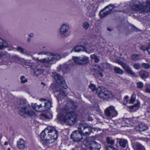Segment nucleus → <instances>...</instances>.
<instances>
[{
  "mask_svg": "<svg viewBox=\"0 0 150 150\" xmlns=\"http://www.w3.org/2000/svg\"><path fill=\"white\" fill-rule=\"evenodd\" d=\"M19 114L21 116L32 117L35 114V111L41 112L44 110L41 104L39 105L36 103L30 105L26 100L21 99L17 104Z\"/></svg>",
  "mask_w": 150,
  "mask_h": 150,
  "instance_id": "f257e3e1",
  "label": "nucleus"
},
{
  "mask_svg": "<svg viewBox=\"0 0 150 150\" xmlns=\"http://www.w3.org/2000/svg\"><path fill=\"white\" fill-rule=\"evenodd\" d=\"M75 108L73 101H69L65 105L63 113L57 115V118L61 121L69 125L73 124L76 121L77 114L74 112Z\"/></svg>",
  "mask_w": 150,
  "mask_h": 150,
  "instance_id": "f03ea898",
  "label": "nucleus"
},
{
  "mask_svg": "<svg viewBox=\"0 0 150 150\" xmlns=\"http://www.w3.org/2000/svg\"><path fill=\"white\" fill-rule=\"evenodd\" d=\"M57 132L55 128L48 127L40 134V142L47 145L54 143L58 137Z\"/></svg>",
  "mask_w": 150,
  "mask_h": 150,
  "instance_id": "7ed1b4c3",
  "label": "nucleus"
},
{
  "mask_svg": "<svg viewBox=\"0 0 150 150\" xmlns=\"http://www.w3.org/2000/svg\"><path fill=\"white\" fill-rule=\"evenodd\" d=\"M38 55H46L48 57L47 58L38 59L39 62L44 63L46 67H49L52 64L55 63L56 62L61 58L60 54L49 52H48L42 51L39 53Z\"/></svg>",
  "mask_w": 150,
  "mask_h": 150,
  "instance_id": "20e7f679",
  "label": "nucleus"
},
{
  "mask_svg": "<svg viewBox=\"0 0 150 150\" xmlns=\"http://www.w3.org/2000/svg\"><path fill=\"white\" fill-rule=\"evenodd\" d=\"M98 95L100 98L105 101L112 100L115 98V96L112 92L104 88L100 89L98 93Z\"/></svg>",
  "mask_w": 150,
  "mask_h": 150,
  "instance_id": "39448f33",
  "label": "nucleus"
},
{
  "mask_svg": "<svg viewBox=\"0 0 150 150\" xmlns=\"http://www.w3.org/2000/svg\"><path fill=\"white\" fill-rule=\"evenodd\" d=\"M129 6L132 10L135 11H140L145 12L150 11V7H148V6H147L146 4L145 6L142 4H138L135 3L131 2Z\"/></svg>",
  "mask_w": 150,
  "mask_h": 150,
  "instance_id": "423d86ee",
  "label": "nucleus"
},
{
  "mask_svg": "<svg viewBox=\"0 0 150 150\" xmlns=\"http://www.w3.org/2000/svg\"><path fill=\"white\" fill-rule=\"evenodd\" d=\"M53 86H54V84H52L51 87L52 89L54 92L56 93L55 96L58 100H60L62 96H66L67 95V93L65 90H63L59 86H55L54 88Z\"/></svg>",
  "mask_w": 150,
  "mask_h": 150,
  "instance_id": "0eeeda50",
  "label": "nucleus"
},
{
  "mask_svg": "<svg viewBox=\"0 0 150 150\" xmlns=\"http://www.w3.org/2000/svg\"><path fill=\"white\" fill-rule=\"evenodd\" d=\"M114 8V6L112 4H110L106 7L103 10H101L99 13L100 17L103 18L109 14L112 10Z\"/></svg>",
  "mask_w": 150,
  "mask_h": 150,
  "instance_id": "6e6552de",
  "label": "nucleus"
},
{
  "mask_svg": "<svg viewBox=\"0 0 150 150\" xmlns=\"http://www.w3.org/2000/svg\"><path fill=\"white\" fill-rule=\"evenodd\" d=\"M105 113L106 115L110 118L115 117L118 115L117 111L113 106L107 108L105 111Z\"/></svg>",
  "mask_w": 150,
  "mask_h": 150,
  "instance_id": "1a4fd4ad",
  "label": "nucleus"
},
{
  "mask_svg": "<svg viewBox=\"0 0 150 150\" xmlns=\"http://www.w3.org/2000/svg\"><path fill=\"white\" fill-rule=\"evenodd\" d=\"M53 77L57 83H60L61 86L64 89H66L67 86L62 77L59 74L56 72L53 73Z\"/></svg>",
  "mask_w": 150,
  "mask_h": 150,
  "instance_id": "9d476101",
  "label": "nucleus"
},
{
  "mask_svg": "<svg viewBox=\"0 0 150 150\" xmlns=\"http://www.w3.org/2000/svg\"><path fill=\"white\" fill-rule=\"evenodd\" d=\"M69 29V24L64 23L62 24L59 28V33L60 35L64 36H68L67 34Z\"/></svg>",
  "mask_w": 150,
  "mask_h": 150,
  "instance_id": "9b49d317",
  "label": "nucleus"
},
{
  "mask_svg": "<svg viewBox=\"0 0 150 150\" xmlns=\"http://www.w3.org/2000/svg\"><path fill=\"white\" fill-rule=\"evenodd\" d=\"M82 136L78 130H75L71 134V138L74 142H79L81 141Z\"/></svg>",
  "mask_w": 150,
  "mask_h": 150,
  "instance_id": "f8f14e48",
  "label": "nucleus"
},
{
  "mask_svg": "<svg viewBox=\"0 0 150 150\" xmlns=\"http://www.w3.org/2000/svg\"><path fill=\"white\" fill-rule=\"evenodd\" d=\"M118 64L122 67L125 70L127 73L134 77L136 76L135 73L132 70L128 65L126 63H124L122 61H119L118 62Z\"/></svg>",
  "mask_w": 150,
  "mask_h": 150,
  "instance_id": "ddd939ff",
  "label": "nucleus"
},
{
  "mask_svg": "<svg viewBox=\"0 0 150 150\" xmlns=\"http://www.w3.org/2000/svg\"><path fill=\"white\" fill-rule=\"evenodd\" d=\"M101 148L100 144L94 141H91L89 144L87 150H99Z\"/></svg>",
  "mask_w": 150,
  "mask_h": 150,
  "instance_id": "4468645a",
  "label": "nucleus"
},
{
  "mask_svg": "<svg viewBox=\"0 0 150 150\" xmlns=\"http://www.w3.org/2000/svg\"><path fill=\"white\" fill-rule=\"evenodd\" d=\"M148 129V127L146 125L142 123H140L136 127L135 129L137 132L139 131L141 132L144 131L147 129Z\"/></svg>",
  "mask_w": 150,
  "mask_h": 150,
  "instance_id": "2eb2a0df",
  "label": "nucleus"
},
{
  "mask_svg": "<svg viewBox=\"0 0 150 150\" xmlns=\"http://www.w3.org/2000/svg\"><path fill=\"white\" fill-rule=\"evenodd\" d=\"M44 72V69L42 66L38 65L36 67L34 71V73L35 75L39 76L42 74Z\"/></svg>",
  "mask_w": 150,
  "mask_h": 150,
  "instance_id": "dca6fc26",
  "label": "nucleus"
},
{
  "mask_svg": "<svg viewBox=\"0 0 150 150\" xmlns=\"http://www.w3.org/2000/svg\"><path fill=\"white\" fill-rule=\"evenodd\" d=\"M25 142L22 139H20L17 142V147L20 149H23L25 147Z\"/></svg>",
  "mask_w": 150,
  "mask_h": 150,
  "instance_id": "f3484780",
  "label": "nucleus"
},
{
  "mask_svg": "<svg viewBox=\"0 0 150 150\" xmlns=\"http://www.w3.org/2000/svg\"><path fill=\"white\" fill-rule=\"evenodd\" d=\"M57 70L59 72L62 71L63 73H66L69 71L70 69L67 66L62 65L58 67Z\"/></svg>",
  "mask_w": 150,
  "mask_h": 150,
  "instance_id": "a211bd4d",
  "label": "nucleus"
},
{
  "mask_svg": "<svg viewBox=\"0 0 150 150\" xmlns=\"http://www.w3.org/2000/svg\"><path fill=\"white\" fill-rule=\"evenodd\" d=\"M87 125L84 123H80L78 127V131L79 133L81 134L82 132H84L83 130H85L88 129V128H87Z\"/></svg>",
  "mask_w": 150,
  "mask_h": 150,
  "instance_id": "6ab92c4d",
  "label": "nucleus"
},
{
  "mask_svg": "<svg viewBox=\"0 0 150 150\" xmlns=\"http://www.w3.org/2000/svg\"><path fill=\"white\" fill-rule=\"evenodd\" d=\"M0 50H2L4 47H8L10 46L8 42L0 38Z\"/></svg>",
  "mask_w": 150,
  "mask_h": 150,
  "instance_id": "aec40b11",
  "label": "nucleus"
},
{
  "mask_svg": "<svg viewBox=\"0 0 150 150\" xmlns=\"http://www.w3.org/2000/svg\"><path fill=\"white\" fill-rule=\"evenodd\" d=\"M85 47L83 46H78L73 48L71 51V52H79L81 51L84 52Z\"/></svg>",
  "mask_w": 150,
  "mask_h": 150,
  "instance_id": "412c9836",
  "label": "nucleus"
},
{
  "mask_svg": "<svg viewBox=\"0 0 150 150\" xmlns=\"http://www.w3.org/2000/svg\"><path fill=\"white\" fill-rule=\"evenodd\" d=\"M118 142L120 146L123 148L126 147L128 145L127 141L125 139H119Z\"/></svg>",
  "mask_w": 150,
  "mask_h": 150,
  "instance_id": "4be33fe9",
  "label": "nucleus"
},
{
  "mask_svg": "<svg viewBox=\"0 0 150 150\" xmlns=\"http://www.w3.org/2000/svg\"><path fill=\"white\" fill-rule=\"evenodd\" d=\"M87 128L88 129L83 130L84 132H82L81 134L82 136H87L90 135L91 132V128L87 125Z\"/></svg>",
  "mask_w": 150,
  "mask_h": 150,
  "instance_id": "5701e85b",
  "label": "nucleus"
},
{
  "mask_svg": "<svg viewBox=\"0 0 150 150\" xmlns=\"http://www.w3.org/2000/svg\"><path fill=\"white\" fill-rule=\"evenodd\" d=\"M72 60L76 64L78 65H81V57L73 56L72 59L70 60L69 61V62L70 63L72 61Z\"/></svg>",
  "mask_w": 150,
  "mask_h": 150,
  "instance_id": "b1692460",
  "label": "nucleus"
},
{
  "mask_svg": "<svg viewBox=\"0 0 150 150\" xmlns=\"http://www.w3.org/2000/svg\"><path fill=\"white\" fill-rule=\"evenodd\" d=\"M139 75L142 79H145L149 76V74L148 72L145 71H142L139 72Z\"/></svg>",
  "mask_w": 150,
  "mask_h": 150,
  "instance_id": "393cba45",
  "label": "nucleus"
},
{
  "mask_svg": "<svg viewBox=\"0 0 150 150\" xmlns=\"http://www.w3.org/2000/svg\"><path fill=\"white\" fill-rule=\"evenodd\" d=\"M89 58L87 56H84L83 57H81V65L85 64L88 63Z\"/></svg>",
  "mask_w": 150,
  "mask_h": 150,
  "instance_id": "a878e982",
  "label": "nucleus"
},
{
  "mask_svg": "<svg viewBox=\"0 0 150 150\" xmlns=\"http://www.w3.org/2000/svg\"><path fill=\"white\" fill-rule=\"evenodd\" d=\"M134 150H146L144 146L139 143H137L134 146Z\"/></svg>",
  "mask_w": 150,
  "mask_h": 150,
  "instance_id": "bb28decb",
  "label": "nucleus"
},
{
  "mask_svg": "<svg viewBox=\"0 0 150 150\" xmlns=\"http://www.w3.org/2000/svg\"><path fill=\"white\" fill-rule=\"evenodd\" d=\"M88 87L89 88L91 89L92 91H96L97 94L99 92L98 91V89H97L95 85L93 84V83H91L89 86Z\"/></svg>",
  "mask_w": 150,
  "mask_h": 150,
  "instance_id": "cd10ccee",
  "label": "nucleus"
},
{
  "mask_svg": "<svg viewBox=\"0 0 150 150\" xmlns=\"http://www.w3.org/2000/svg\"><path fill=\"white\" fill-rule=\"evenodd\" d=\"M44 103L45 104L44 107L46 109H48L50 108L51 105V102L50 101L45 100Z\"/></svg>",
  "mask_w": 150,
  "mask_h": 150,
  "instance_id": "c85d7f7f",
  "label": "nucleus"
},
{
  "mask_svg": "<svg viewBox=\"0 0 150 150\" xmlns=\"http://www.w3.org/2000/svg\"><path fill=\"white\" fill-rule=\"evenodd\" d=\"M90 58L92 59H94V62L96 63H98L100 61L99 58L95 54L91 55Z\"/></svg>",
  "mask_w": 150,
  "mask_h": 150,
  "instance_id": "c756f323",
  "label": "nucleus"
},
{
  "mask_svg": "<svg viewBox=\"0 0 150 150\" xmlns=\"http://www.w3.org/2000/svg\"><path fill=\"white\" fill-rule=\"evenodd\" d=\"M114 70L115 72L119 74H122L123 73V71L119 67H114Z\"/></svg>",
  "mask_w": 150,
  "mask_h": 150,
  "instance_id": "7c9ffc66",
  "label": "nucleus"
},
{
  "mask_svg": "<svg viewBox=\"0 0 150 150\" xmlns=\"http://www.w3.org/2000/svg\"><path fill=\"white\" fill-rule=\"evenodd\" d=\"M94 71L98 73L103 71V69L102 68L98 65H96L95 66V67L94 68Z\"/></svg>",
  "mask_w": 150,
  "mask_h": 150,
  "instance_id": "2f4dec72",
  "label": "nucleus"
},
{
  "mask_svg": "<svg viewBox=\"0 0 150 150\" xmlns=\"http://www.w3.org/2000/svg\"><path fill=\"white\" fill-rule=\"evenodd\" d=\"M136 95L135 93L134 92L132 94L131 98L129 100V103L132 104H133L136 100Z\"/></svg>",
  "mask_w": 150,
  "mask_h": 150,
  "instance_id": "473e14b6",
  "label": "nucleus"
},
{
  "mask_svg": "<svg viewBox=\"0 0 150 150\" xmlns=\"http://www.w3.org/2000/svg\"><path fill=\"white\" fill-rule=\"evenodd\" d=\"M18 57L17 56H14L11 57L9 59L11 63H13L18 61Z\"/></svg>",
  "mask_w": 150,
  "mask_h": 150,
  "instance_id": "72a5a7b5",
  "label": "nucleus"
},
{
  "mask_svg": "<svg viewBox=\"0 0 150 150\" xmlns=\"http://www.w3.org/2000/svg\"><path fill=\"white\" fill-rule=\"evenodd\" d=\"M107 142L109 144L113 145L114 143V141L111 138L108 137L107 138Z\"/></svg>",
  "mask_w": 150,
  "mask_h": 150,
  "instance_id": "f704fd0d",
  "label": "nucleus"
},
{
  "mask_svg": "<svg viewBox=\"0 0 150 150\" xmlns=\"http://www.w3.org/2000/svg\"><path fill=\"white\" fill-rule=\"evenodd\" d=\"M94 51V49L91 47L88 48V49H87L85 47V49L84 50V52L88 53H90L93 52Z\"/></svg>",
  "mask_w": 150,
  "mask_h": 150,
  "instance_id": "c9c22d12",
  "label": "nucleus"
},
{
  "mask_svg": "<svg viewBox=\"0 0 150 150\" xmlns=\"http://www.w3.org/2000/svg\"><path fill=\"white\" fill-rule=\"evenodd\" d=\"M89 24L87 22H84L83 23L82 27L84 30H87L89 27Z\"/></svg>",
  "mask_w": 150,
  "mask_h": 150,
  "instance_id": "e433bc0d",
  "label": "nucleus"
},
{
  "mask_svg": "<svg viewBox=\"0 0 150 150\" xmlns=\"http://www.w3.org/2000/svg\"><path fill=\"white\" fill-rule=\"evenodd\" d=\"M41 118L42 119H49L50 117L44 113H42L40 115Z\"/></svg>",
  "mask_w": 150,
  "mask_h": 150,
  "instance_id": "4c0bfd02",
  "label": "nucleus"
},
{
  "mask_svg": "<svg viewBox=\"0 0 150 150\" xmlns=\"http://www.w3.org/2000/svg\"><path fill=\"white\" fill-rule=\"evenodd\" d=\"M20 79L21 80V83H24L27 82L28 81V79L25 78V77L24 76H22L20 77Z\"/></svg>",
  "mask_w": 150,
  "mask_h": 150,
  "instance_id": "58836bf2",
  "label": "nucleus"
},
{
  "mask_svg": "<svg viewBox=\"0 0 150 150\" xmlns=\"http://www.w3.org/2000/svg\"><path fill=\"white\" fill-rule=\"evenodd\" d=\"M17 50L23 54L25 53L24 50L23 48L21 47H17Z\"/></svg>",
  "mask_w": 150,
  "mask_h": 150,
  "instance_id": "ea45409f",
  "label": "nucleus"
},
{
  "mask_svg": "<svg viewBox=\"0 0 150 150\" xmlns=\"http://www.w3.org/2000/svg\"><path fill=\"white\" fill-rule=\"evenodd\" d=\"M101 65L105 69L108 68L110 66V65L109 64L106 63H103Z\"/></svg>",
  "mask_w": 150,
  "mask_h": 150,
  "instance_id": "a19ab883",
  "label": "nucleus"
},
{
  "mask_svg": "<svg viewBox=\"0 0 150 150\" xmlns=\"http://www.w3.org/2000/svg\"><path fill=\"white\" fill-rule=\"evenodd\" d=\"M131 58L133 60H137L139 59L140 57L139 55L134 54L131 57Z\"/></svg>",
  "mask_w": 150,
  "mask_h": 150,
  "instance_id": "79ce46f5",
  "label": "nucleus"
},
{
  "mask_svg": "<svg viewBox=\"0 0 150 150\" xmlns=\"http://www.w3.org/2000/svg\"><path fill=\"white\" fill-rule=\"evenodd\" d=\"M142 65L145 69H149L150 68V65L148 63H143Z\"/></svg>",
  "mask_w": 150,
  "mask_h": 150,
  "instance_id": "37998d69",
  "label": "nucleus"
},
{
  "mask_svg": "<svg viewBox=\"0 0 150 150\" xmlns=\"http://www.w3.org/2000/svg\"><path fill=\"white\" fill-rule=\"evenodd\" d=\"M106 150H117L112 146H107L106 147Z\"/></svg>",
  "mask_w": 150,
  "mask_h": 150,
  "instance_id": "c03bdc74",
  "label": "nucleus"
},
{
  "mask_svg": "<svg viewBox=\"0 0 150 150\" xmlns=\"http://www.w3.org/2000/svg\"><path fill=\"white\" fill-rule=\"evenodd\" d=\"M137 87L139 88H141L144 86V84L143 83L141 82H138L137 84Z\"/></svg>",
  "mask_w": 150,
  "mask_h": 150,
  "instance_id": "a18cd8bd",
  "label": "nucleus"
},
{
  "mask_svg": "<svg viewBox=\"0 0 150 150\" xmlns=\"http://www.w3.org/2000/svg\"><path fill=\"white\" fill-rule=\"evenodd\" d=\"M134 68L137 69H139L141 68V66L139 64L136 63L133 65Z\"/></svg>",
  "mask_w": 150,
  "mask_h": 150,
  "instance_id": "49530a36",
  "label": "nucleus"
},
{
  "mask_svg": "<svg viewBox=\"0 0 150 150\" xmlns=\"http://www.w3.org/2000/svg\"><path fill=\"white\" fill-rule=\"evenodd\" d=\"M8 54H7L6 52H5L2 54V57L4 59L7 58L9 57Z\"/></svg>",
  "mask_w": 150,
  "mask_h": 150,
  "instance_id": "de8ad7c7",
  "label": "nucleus"
},
{
  "mask_svg": "<svg viewBox=\"0 0 150 150\" xmlns=\"http://www.w3.org/2000/svg\"><path fill=\"white\" fill-rule=\"evenodd\" d=\"M129 97L128 96H126L124 98L123 103L124 105L128 101Z\"/></svg>",
  "mask_w": 150,
  "mask_h": 150,
  "instance_id": "09e8293b",
  "label": "nucleus"
},
{
  "mask_svg": "<svg viewBox=\"0 0 150 150\" xmlns=\"http://www.w3.org/2000/svg\"><path fill=\"white\" fill-rule=\"evenodd\" d=\"M139 105V103L138 102L137 103L135 104L133 106H132L130 107L129 108L131 109L133 108L134 107H138Z\"/></svg>",
  "mask_w": 150,
  "mask_h": 150,
  "instance_id": "8fccbe9b",
  "label": "nucleus"
},
{
  "mask_svg": "<svg viewBox=\"0 0 150 150\" xmlns=\"http://www.w3.org/2000/svg\"><path fill=\"white\" fill-rule=\"evenodd\" d=\"M131 120H132L131 119L127 118L125 119L123 121H125V123L126 124H128L130 123V121H131Z\"/></svg>",
  "mask_w": 150,
  "mask_h": 150,
  "instance_id": "3c124183",
  "label": "nucleus"
},
{
  "mask_svg": "<svg viewBox=\"0 0 150 150\" xmlns=\"http://www.w3.org/2000/svg\"><path fill=\"white\" fill-rule=\"evenodd\" d=\"M34 34L33 33H29L28 35V37L31 38H33L34 37Z\"/></svg>",
  "mask_w": 150,
  "mask_h": 150,
  "instance_id": "603ef678",
  "label": "nucleus"
},
{
  "mask_svg": "<svg viewBox=\"0 0 150 150\" xmlns=\"http://www.w3.org/2000/svg\"><path fill=\"white\" fill-rule=\"evenodd\" d=\"M147 51L148 54L150 55V42L149 44L147 46Z\"/></svg>",
  "mask_w": 150,
  "mask_h": 150,
  "instance_id": "864d4df0",
  "label": "nucleus"
},
{
  "mask_svg": "<svg viewBox=\"0 0 150 150\" xmlns=\"http://www.w3.org/2000/svg\"><path fill=\"white\" fill-rule=\"evenodd\" d=\"M140 49L143 51H145L146 50L147 51V47L142 46L141 47Z\"/></svg>",
  "mask_w": 150,
  "mask_h": 150,
  "instance_id": "5fc2aeb1",
  "label": "nucleus"
},
{
  "mask_svg": "<svg viewBox=\"0 0 150 150\" xmlns=\"http://www.w3.org/2000/svg\"><path fill=\"white\" fill-rule=\"evenodd\" d=\"M145 92L150 93V88H146L145 90Z\"/></svg>",
  "mask_w": 150,
  "mask_h": 150,
  "instance_id": "6e6d98bb",
  "label": "nucleus"
},
{
  "mask_svg": "<svg viewBox=\"0 0 150 150\" xmlns=\"http://www.w3.org/2000/svg\"><path fill=\"white\" fill-rule=\"evenodd\" d=\"M98 73V76H99L100 77H102L103 76V75L102 72H99Z\"/></svg>",
  "mask_w": 150,
  "mask_h": 150,
  "instance_id": "4d7b16f0",
  "label": "nucleus"
},
{
  "mask_svg": "<svg viewBox=\"0 0 150 150\" xmlns=\"http://www.w3.org/2000/svg\"><path fill=\"white\" fill-rule=\"evenodd\" d=\"M88 120L91 121L93 120V119L90 116H89L88 117Z\"/></svg>",
  "mask_w": 150,
  "mask_h": 150,
  "instance_id": "13d9d810",
  "label": "nucleus"
},
{
  "mask_svg": "<svg viewBox=\"0 0 150 150\" xmlns=\"http://www.w3.org/2000/svg\"><path fill=\"white\" fill-rule=\"evenodd\" d=\"M147 112H150V106L147 107Z\"/></svg>",
  "mask_w": 150,
  "mask_h": 150,
  "instance_id": "bf43d9fd",
  "label": "nucleus"
},
{
  "mask_svg": "<svg viewBox=\"0 0 150 150\" xmlns=\"http://www.w3.org/2000/svg\"><path fill=\"white\" fill-rule=\"evenodd\" d=\"M31 40L30 39V38L28 37V38H27V42H30L31 41Z\"/></svg>",
  "mask_w": 150,
  "mask_h": 150,
  "instance_id": "052dcab7",
  "label": "nucleus"
},
{
  "mask_svg": "<svg viewBox=\"0 0 150 150\" xmlns=\"http://www.w3.org/2000/svg\"><path fill=\"white\" fill-rule=\"evenodd\" d=\"M146 6H148V7H150V2L147 3L146 2Z\"/></svg>",
  "mask_w": 150,
  "mask_h": 150,
  "instance_id": "680f3d73",
  "label": "nucleus"
},
{
  "mask_svg": "<svg viewBox=\"0 0 150 150\" xmlns=\"http://www.w3.org/2000/svg\"><path fill=\"white\" fill-rule=\"evenodd\" d=\"M41 84L42 85H43V86H45V83H44L43 82H42L41 83Z\"/></svg>",
  "mask_w": 150,
  "mask_h": 150,
  "instance_id": "e2e57ef3",
  "label": "nucleus"
},
{
  "mask_svg": "<svg viewBox=\"0 0 150 150\" xmlns=\"http://www.w3.org/2000/svg\"><path fill=\"white\" fill-rule=\"evenodd\" d=\"M45 100L44 99V98H41L40 99V100L44 101V102H45Z\"/></svg>",
  "mask_w": 150,
  "mask_h": 150,
  "instance_id": "0e129e2a",
  "label": "nucleus"
},
{
  "mask_svg": "<svg viewBox=\"0 0 150 150\" xmlns=\"http://www.w3.org/2000/svg\"><path fill=\"white\" fill-rule=\"evenodd\" d=\"M8 144V142H5L4 144V145H7Z\"/></svg>",
  "mask_w": 150,
  "mask_h": 150,
  "instance_id": "69168bd1",
  "label": "nucleus"
},
{
  "mask_svg": "<svg viewBox=\"0 0 150 150\" xmlns=\"http://www.w3.org/2000/svg\"><path fill=\"white\" fill-rule=\"evenodd\" d=\"M77 149V148H73L72 150H76Z\"/></svg>",
  "mask_w": 150,
  "mask_h": 150,
  "instance_id": "338daca9",
  "label": "nucleus"
},
{
  "mask_svg": "<svg viewBox=\"0 0 150 150\" xmlns=\"http://www.w3.org/2000/svg\"><path fill=\"white\" fill-rule=\"evenodd\" d=\"M146 2H147V3L150 2V0H147Z\"/></svg>",
  "mask_w": 150,
  "mask_h": 150,
  "instance_id": "774afa93",
  "label": "nucleus"
}]
</instances>
